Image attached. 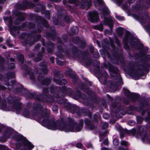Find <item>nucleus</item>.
<instances>
[{"instance_id":"f257e3e1","label":"nucleus","mask_w":150,"mask_h":150,"mask_svg":"<svg viewBox=\"0 0 150 150\" xmlns=\"http://www.w3.org/2000/svg\"><path fill=\"white\" fill-rule=\"evenodd\" d=\"M69 120L71 124L72 120L71 118ZM42 123L43 125H46L48 128L53 130L58 129L60 131H64L66 132L74 131V126L71 124H59L58 122H54L52 120L49 121L47 120L42 121Z\"/></svg>"},{"instance_id":"f03ea898","label":"nucleus","mask_w":150,"mask_h":150,"mask_svg":"<svg viewBox=\"0 0 150 150\" xmlns=\"http://www.w3.org/2000/svg\"><path fill=\"white\" fill-rule=\"evenodd\" d=\"M103 13L104 16V23L107 25L110 28H111L113 25V22L111 18H107L105 16L106 14H108L109 13V11L108 8H106L105 10H103Z\"/></svg>"},{"instance_id":"7ed1b4c3","label":"nucleus","mask_w":150,"mask_h":150,"mask_svg":"<svg viewBox=\"0 0 150 150\" xmlns=\"http://www.w3.org/2000/svg\"><path fill=\"white\" fill-rule=\"evenodd\" d=\"M98 18L96 11L91 12L88 13V19L91 22L93 23L96 21Z\"/></svg>"},{"instance_id":"20e7f679","label":"nucleus","mask_w":150,"mask_h":150,"mask_svg":"<svg viewBox=\"0 0 150 150\" xmlns=\"http://www.w3.org/2000/svg\"><path fill=\"white\" fill-rule=\"evenodd\" d=\"M21 106L20 105L15 104L13 106L9 107V110L15 111L16 113L18 114L21 111Z\"/></svg>"},{"instance_id":"39448f33","label":"nucleus","mask_w":150,"mask_h":150,"mask_svg":"<svg viewBox=\"0 0 150 150\" xmlns=\"http://www.w3.org/2000/svg\"><path fill=\"white\" fill-rule=\"evenodd\" d=\"M21 140L25 144L27 145L29 148L31 149L33 148V146L31 144L30 142H28L25 138L21 137Z\"/></svg>"},{"instance_id":"423d86ee","label":"nucleus","mask_w":150,"mask_h":150,"mask_svg":"<svg viewBox=\"0 0 150 150\" xmlns=\"http://www.w3.org/2000/svg\"><path fill=\"white\" fill-rule=\"evenodd\" d=\"M141 136L142 139L143 141H144L146 140L150 142V139H149L148 137L146 136V134L145 133H142L141 134Z\"/></svg>"},{"instance_id":"0eeeda50","label":"nucleus","mask_w":150,"mask_h":150,"mask_svg":"<svg viewBox=\"0 0 150 150\" xmlns=\"http://www.w3.org/2000/svg\"><path fill=\"white\" fill-rule=\"evenodd\" d=\"M116 31L119 35L121 36L122 35L123 33L122 28L119 27L117 29Z\"/></svg>"},{"instance_id":"6e6552de","label":"nucleus","mask_w":150,"mask_h":150,"mask_svg":"<svg viewBox=\"0 0 150 150\" xmlns=\"http://www.w3.org/2000/svg\"><path fill=\"white\" fill-rule=\"evenodd\" d=\"M113 144L115 146L118 145L119 144L118 140L117 139H114L113 141Z\"/></svg>"},{"instance_id":"1a4fd4ad","label":"nucleus","mask_w":150,"mask_h":150,"mask_svg":"<svg viewBox=\"0 0 150 150\" xmlns=\"http://www.w3.org/2000/svg\"><path fill=\"white\" fill-rule=\"evenodd\" d=\"M124 92L125 95L127 96H128L130 94L129 91L127 89H125Z\"/></svg>"},{"instance_id":"9d476101","label":"nucleus","mask_w":150,"mask_h":150,"mask_svg":"<svg viewBox=\"0 0 150 150\" xmlns=\"http://www.w3.org/2000/svg\"><path fill=\"white\" fill-rule=\"evenodd\" d=\"M139 76H140V75L138 74H136V75H132L133 78L136 80L138 79Z\"/></svg>"},{"instance_id":"9b49d317","label":"nucleus","mask_w":150,"mask_h":150,"mask_svg":"<svg viewBox=\"0 0 150 150\" xmlns=\"http://www.w3.org/2000/svg\"><path fill=\"white\" fill-rule=\"evenodd\" d=\"M8 68L10 69H13L15 68V66L14 64L12 63L9 64L8 66Z\"/></svg>"},{"instance_id":"f8f14e48","label":"nucleus","mask_w":150,"mask_h":150,"mask_svg":"<svg viewBox=\"0 0 150 150\" xmlns=\"http://www.w3.org/2000/svg\"><path fill=\"white\" fill-rule=\"evenodd\" d=\"M29 112L27 110H25L23 112V115L24 116L27 117L29 115Z\"/></svg>"},{"instance_id":"ddd939ff","label":"nucleus","mask_w":150,"mask_h":150,"mask_svg":"<svg viewBox=\"0 0 150 150\" xmlns=\"http://www.w3.org/2000/svg\"><path fill=\"white\" fill-rule=\"evenodd\" d=\"M74 29L75 30L74 31L73 30V33L75 34H77L78 33V28H77V27H74Z\"/></svg>"},{"instance_id":"4468645a","label":"nucleus","mask_w":150,"mask_h":150,"mask_svg":"<svg viewBox=\"0 0 150 150\" xmlns=\"http://www.w3.org/2000/svg\"><path fill=\"white\" fill-rule=\"evenodd\" d=\"M121 144L122 145L126 146L127 145V143L126 141H122L121 142Z\"/></svg>"},{"instance_id":"2eb2a0df","label":"nucleus","mask_w":150,"mask_h":150,"mask_svg":"<svg viewBox=\"0 0 150 150\" xmlns=\"http://www.w3.org/2000/svg\"><path fill=\"white\" fill-rule=\"evenodd\" d=\"M82 127V125H80L79 126H77L76 128V131H80Z\"/></svg>"},{"instance_id":"dca6fc26","label":"nucleus","mask_w":150,"mask_h":150,"mask_svg":"<svg viewBox=\"0 0 150 150\" xmlns=\"http://www.w3.org/2000/svg\"><path fill=\"white\" fill-rule=\"evenodd\" d=\"M103 117L105 119H107L109 117V115L108 114L105 113L103 115Z\"/></svg>"},{"instance_id":"f3484780","label":"nucleus","mask_w":150,"mask_h":150,"mask_svg":"<svg viewBox=\"0 0 150 150\" xmlns=\"http://www.w3.org/2000/svg\"><path fill=\"white\" fill-rule=\"evenodd\" d=\"M108 125V124L107 123H104L103 125V128H105L107 127Z\"/></svg>"},{"instance_id":"a211bd4d","label":"nucleus","mask_w":150,"mask_h":150,"mask_svg":"<svg viewBox=\"0 0 150 150\" xmlns=\"http://www.w3.org/2000/svg\"><path fill=\"white\" fill-rule=\"evenodd\" d=\"M58 109V108L56 105H54L52 107V110L53 111H56Z\"/></svg>"},{"instance_id":"6ab92c4d","label":"nucleus","mask_w":150,"mask_h":150,"mask_svg":"<svg viewBox=\"0 0 150 150\" xmlns=\"http://www.w3.org/2000/svg\"><path fill=\"white\" fill-rule=\"evenodd\" d=\"M76 146L79 148H80L82 147V144L81 143H78L76 145Z\"/></svg>"},{"instance_id":"aec40b11","label":"nucleus","mask_w":150,"mask_h":150,"mask_svg":"<svg viewBox=\"0 0 150 150\" xmlns=\"http://www.w3.org/2000/svg\"><path fill=\"white\" fill-rule=\"evenodd\" d=\"M103 143L105 145H107L108 143V139H105L103 142Z\"/></svg>"},{"instance_id":"412c9836","label":"nucleus","mask_w":150,"mask_h":150,"mask_svg":"<svg viewBox=\"0 0 150 150\" xmlns=\"http://www.w3.org/2000/svg\"><path fill=\"white\" fill-rule=\"evenodd\" d=\"M116 18L119 20H122L124 18L123 17L119 16H116Z\"/></svg>"},{"instance_id":"4be33fe9","label":"nucleus","mask_w":150,"mask_h":150,"mask_svg":"<svg viewBox=\"0 0 150 150\" xmlns=\"http://www.w3.org/2000/svg\"><path fill=\"white\" fill-rule=\"evenodd\" d=\"M57 63L60 65H62L63 64V63L62 61H57Z\"/></svg>"},{"instance_id":"5701e85b","label":"nucleus","mask_w":150,"mask_h":150,"mask_svg":"<svg viewBox=\"0 0 150 150\" xmlns=\"http://www.w3.org/2000/svg\"><path fill=\"white\" fill-rule=\"evenodd\" d=\"M62 83L63 84H65L67 83V81L65 79H63L61 81Z\"/></svg>"},{"instance_id":"b1692460","label":"nucleus","mask_w":150,"mask_h":150,"mask_svg":"<svg viewBox=\"0 0 150 150\" xmlns=\"http://www.w3.org/2000/svg\"><path fill=\"white\" fill-rule=\"evenodd\" d=\"M42 117L45 118L46 119L47 117V115L45 113H44L43 114H42Z\"/></svg>"},{"instance_id":"393cba45","label":"nucleus","mask_w":150,"mask_h":150,"mask_svg":"<svg viewBox=\"0 0 150 150\" xmlns=\"http://www.w3.org/2000/svg\"><path fill=\"white\" fill-rule=\"evenodd\" d=\"M128 123L129 124V125H134V122L133 121H129V122Z\"/></svg>"},{"instance_id":"a878e982","label":"nucleus","mask_w":150,"mask_h":150,"mask_svg":"<svg viewBox=\"0 0 150 150\" xmlns=\"http://www.w3.org/2000/svg\"><path fill=\"white\" fill-rule=\"evenodd\" d=\"M21 62L22 63L24 61V57L23 55H21Z\"/></svg>"},{"instance_id":"bb28decb","label":"nucleus","mask_w":150,"mask_h":150,"mask_svg":"<svg viewBox=\"0 0 150 150\" xmlns=\"http://www.w3.org/2000/svg\"><path fill=\"white\" fill-rule=\"evenodd\" d=\"M46 13L47 14H48V17H46L47 19L48 20H49L50 18H49V15H50V13H49V11H47L46 12Z\"/></svg>"},{"instance_id":"cd10ccee","label":"nucleus","mask_w":150,"mask_h":150,"mask_svg":"<svg viewBox=\"0 0 150 150\" xmlns=\"http://www.w3.org/2000/svg\"><path fill=\"white\" fill-rule=\"evenodd\" d=\"M98 2V3L99 4H101L102 3V0H96Z\"/></svg>"},{"instance_id":"c85d7f7f","label":"nucleus","mask_w":150,"mask_h":150,"mask_svg":"<svg viewBox=\"0 0 150 150\" xmlns=\"http://www.w3.org/2000/svg\"><path fill=\"white\" fill-rule=\"evenodd\" d=\"M2 108L3 109H5L6 108V105H1Z\"/></svg>"},{"instance_id":"c756f323","label":"nucleus","mask_w":150,"mask_h":150,"mask_svg":"<svg viewBox=\"0 0 150 150\" xmlns=\"http://www.w3.org/2000/svg\"><path fill=\"white\" fill-rule=\"evenodd\" d=\"M54 60V58L52 57H51L50 58V60L52 62V63L53 62Z\"/></svg>"},{"instance_id":"7c9ffc66","label":"nucleus","mask_w":150,"mask_h":150,"mask_svg":"<svg viewBox=\"0 0 150 150\" xmlns=\"http://www.w3.org/2000/svg\"><path fill=\"white\" fill-rule=\"evenodd\" d=\"M99 56V53L98 52L96 53V56H94L96 58L98 57Z\"/></svg>"},{"instance_id":"2f4dec72","label":"nucleus","mask_w":150,"mask_h":150,"mask_svg":"<svg viewBox=\"0 0 150 150\" xmlns=\"http://www.w3.org/2000/svg\"><path fill=\"white\" fill-rule=\"evenodd\" d=\"M69 18L68 17H67L66 18V20L68 22H69Z\"/></svg>"},{"instance_id":"473e14b6","label":"nucleus","mask_w":150,"mask_h":150,"mask_svg":"<svg viewBox=\"0 0 150 150\" xmlns=\"http://www.w3.org/2000/svg\"><path fill=\"white\" fill-rule=\"evenodd\" d=\"M3 41V39L2 38H0V42H2Z\"/></svg>"},{"instance_id":"72a5a7b5","label":"nucleus","mask_w":150,"mask_h":150,"mask_svg":"<svg viewBox=\"0 0 150 150\" xmlns=\"http://www.w3.org/2000/svg\"><path fill=\"white\" fill-rule=\"evenodd\" d=\"M4 87L3 86H0V89H4Z\"/></svg>"},{"instance_id":"f704fd0d","label":"nucleus","mask_w":150,"mask_h":150,"mask_svg":"<svg viewBox=\"0 0 150 150\" xmlns=\"http://www.w3.org/2000/svg\"><path fill=\"white\" fill-rule=\"evenodd\" d=\"M125 48L126 49H127L128 48V47L127 46H126V47H125Z\"/></svg>"},{"instance_id":"c9c22d12","label":"nucleus","mask_w":150,"mask_h":150,"mask_svg":"<svg viewBox=\"0 0 150 150\" xmlns=\"http://www.w3.org/2000/svg\"><path fill=\"white\" fill-rule=\"evenodd\" d=\"M3 48L4 49H6V47H5V46H3Z\"/></svg>"},{"instance_id":"e433bc0d","label":"nucleus","mask_w":150,"mask_h":150,"mask_svg":"<svg viewBox=\"0 0 150 150\" xmlns=\"http://www.w3.org/2000/svg\"><path fill=\"white\" fill-rule=\"evenodd\" d=\"M2 28L1 27H0V30H2Z\"/></svg>"},{"instance_id":"4c0bfd02","label":"nucleus","mask_w":150,"mask_h":150,"mask_svg":"<svg viewBox=\"0 0 150 150\" xmlns=\"http://www.w3.org/2000/svg\"><path fill=\"white\" fill-rule=\"evenodd\" d=\"M19 23H16V22H15V23H16V24H18Z\"/></svg>"},{"instance_id":"58836bf2","label":"nucleus","mask_w":150,"mask_h":150,"mask_svg":"<svg viewBox=\"0 0 150 150\" xmlns=\"http://www.w3.org/2000/svg\"><path fill=\"white\" fill-rule=\"evenodd\" d=\"M3 2L2 1H0V3H2Z\"/></svg>"},{"instance_id":"ea45409f","label":"nucleus","mask_w":150,"mask_h":150,"mask_svg":"<svg viewBox=\"0 0 150 150\" xmlns=\"http://www.w3.org/2000/svg\"><path fill=\"white\" fill-rule=\"evenodd\" d=\"M146 120V121H148V120H149L148 119V120H147V119H145Z\"/></svg>"},{"instance_id":"a19ab883","label":"nucleus","mask_w":150,"mask_h":150,"mask_svg":"<svg viewBox=\"0 0 150 150\" xmlns=\"http://www.w3.org/2000/svg\"><path fill=\"white\" fill-rule=\"evenodd\" d=\"M18 20V19H16V21H17V20Z\"/></svg>"}]
</instances>
